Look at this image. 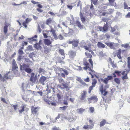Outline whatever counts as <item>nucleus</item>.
<instances>
[{"mask_svg": "<svg viewBox=\"0 0 130 130\" xmlns=\"http://www.w3.org/2000/svg\"><path fill=\"white\" fill-rule=\"evenodd\" d=\"M127 66L129 69H130V57H128L127 58Z\"/></svg>", "mask_w": 130, "mask_h": 130, "instance_id": "42", "label": "nucleus"}, {"mask_svg": "<svg viewBox=\"0 0 130 130\" xmlns=\"http://www.w3.org/2000/svg\"><path fill=\"white\" fill-rule=\"evenodd\" d=\"M85 54L87 58H90L89 60L88 61L90 63V64L87 61L84 60L83 61V64L85 67H83V69L85 70H87L88 69H89L90 70H91V68H93V61L91 58L92 57V56L90 53L85 52Z\"/></svg>", "mask_w": 130, "mask_h": 130, "instance_id": "1", "label": "nucleus"}, {"mask_svg": "<svg viewBox=\"0 0 130 130\" xmlns=\"http://www.w3.org/2000/svg\"><path fill=\"white\" fill-rule=\"evenodd\" d=\"M36 10L38 12H42L43 11V10L40 9V8H37Z\"/></svg>", "mask_w": 130, "mask_h": 130, "instance_id": "63", "label": "nucleus"}, {"mask_svg": "<svg viewBox=\"0 0 130 130\" xmlns=\"http://www.w3.org/2000/svg\"><path fill=\"white\" fill-rule=\"evenodd\" d=\"M121 72L117 70H116L115 71V73L117 74V75L120 76V73H121Z\"/></svg>", "mask_w": 130, "mask_h": 130, "instance_id": "48", "label": "nucleus"}, {"mask_svg": "<svg viewBox=\"0 0 130 130\" xmlns=\"http://www.w3.org/2000/svg\"><path fill=\"white\" fill-rule=\"evenodd\" d=\"M9 78V77H8L7 75H5V77L3 78L2 77L0 79L3 82L5 81L6 80H7Z\"/></svg>", "mask_w": 130, "mask_h": 130, "instance_id": "31", "label": "nucleus"}, {"mask_svg": "<svg viewBox=\"0 0 130 130\" xmlns=\"http://www.w3.org/2000/svg\"><path fill=\"white\" fill-rule=\"evenodd\" d=\"M27 23L25 21L23 22V25L25 27V28H26L27 27V25H26Z\"/></svg>", "mask_w": 130, "mask_h": 130, "instance_id": "59", "label": "nucleus"}, {"mask_svg": "<svg viewBox=\"0 0 130 130\" xmlns=\"http://www.w3.org/2000/svg\"><path fill=\"white\" fill-rule=\"evenodd\" d=\"M59 53L61 54V55L64 56L62 58L64 59L65 56H64L65 54L64 53V51L63 49H59Z\"/></svg>", "mask_w": 130, "mask_h": 130, "instance_id": "26", "label": "nucleus"}, {"mask_svg": "<svg viewBox=\"0 0 130 130\" xmlns=\"http://www.w3.org/2000/svg\"><path fill=\"white\" fill-rule=\"evenodd\" d=\"M110 64L112 67L113 68H117V67L116 64L114 63V62H112Z\"/></svg>", "mask_w": 130, "mask_h": 130, "instance_id": "47", "label": "nucleus"}, {"mask_svg": "<svg viewBox=\"0 0 130 130\" xmlns=\"http://www.w3.org/2000/svg\"><path fill=\"white\" fill-rule=\"evenodd\" d=\"M87 100L89 103H91L92 101L93 103H96L98 101V98L97 96L94 95L91 96L90 98H87Z\"/></svg>", "mask_w": 130, "mask_h": 130, "instance_id": "8", "label": "nucleus"}, {"mask_svg": "<svg viewBox=\"0 0 130 130\" xmlns=\"http://www.w3.org/2000/svg\"><path fill=\"white\" fill-rule=\"evenodd\" d=\"M38 31L39 33H40L41 32V29L40 27V26L39 25H38Z\"/></svg>", "mask_w": 130, "mask_h": 130, "instance_id": "62", "label": "nucleus"}, {"mask_svg": "<svg viewBox=\"0 0 130 130\" xmlns=\"http://www.w3.org/2000/svg\"><path fill=\"white\" fill-rule=\"evenodd\" d=\"M35 91H33L30 90H28V93L30 94H34V93Z\"/></svg>", "mask_w": 130, "mask_h": 130, "instance_id": "60", "label": "nucleus"}, {"mask_svg": "<svg viewBox=\"0 0 130 130\" xmlns=\"http://www.w3.org/2000/svg\"><path fill=\"white\" fill-rule=\"evenodd\" d=\"M125 51V50H122L120 49H119L117 51L116 54L117 57L119 59H122V57L121 56V54L122 52H124Z\"/></svg>", "mask_w": 130, "mask_h": 130, "instance_id": "12", "label": "nucleus"}, {"mask_svg": "<svg viewBox=\"0 0 130 130\" xmlns=\"http://www.w3.org/2000/svg\"><path fill=\"white\" fill-rule=\"evenodd\" d=\"M63 104L65 105H68V103L67 101L65 100H64L63 101Z\"/></svg>", "mask_w": 130, "mask_h": 130, "instance_id": "64", "label": "nucleus"}, {"mask_svg": "<svg viewBox=\"0 0 130 130\" xmlns=\"http://www.w3.org/2000/svg\"><path fill=\"white\" fill-rule=\"evenodd\" d=\"M67 42L69 44H72L74 47H76L78 45L79 41L78 39H73L72 41L69 40Z\"/></svg>", "mask_w": 130, "mask_h": 130, "instance_id": "5", "label": "nucleus"}, {"mask_svg": "<svg viewBox=\"0 0 130 130\" xmlns=\"http://www.w3.org/2000/svg\"><path fill=\"white\" fill-rule=\"evenodd\" d=\"M49 31L52 33L55 39L57 40L58 39L57 35L55 33V30L53 28H51V30Z\"/></svg>", "mask_w": 130, "mask_h": 130, "instance_id": "19", "label": "nucleus"}, {"mask_svg": "<svg viewBox=\"0 0 130 130\" xmlns=\"http://www.w3.org/2000/svg\"><path fill=\"white\" fill-rule=\"evenodd\" d=\"M107 6H104L99 11V14L101 16H105L107 17L108 14H110L112 13L114 11V9L109 8L107 12L105 10L107 9Z\"/></svg>", "mask_w": 130, "mask_h": 130, "instance_id": "2", "label": "nucleus"}, {"mask_svg": "<svg viewBox=\"0 0 130 130\" xmlns=\"http://www.w3.org/2000/svg\"><path fill=\"white\" fill-rule=\"evenodd\" d=\"M80 46L81 47L84 48L86 50L88 51L89 52H90L92 53H93V51L91 49H89V47L87 46L83 45H81Z\"/></svg>", "mask_w": 130, "mask_h": 130, "instance_id": "25", "label": "nucleus"}, {"mask_svg": "<svg viewBox=\"0 0 130 130\" xmlns=\"http://www.w3.org/2000/svg\"><path fill=\"white\" fill-rule=\"evenodd\" d=\"M67 8H69L71 10L73 7V6L70 5H68L67 6Z\"/></svg>", "mask_w": 130, "mask_h": 130, "instance_id": "57", "label": "nucleus"}, {"mask_svg": "<svg viewBox=\"0 0 130 130\" xmlns=\"http://www.w3.org/2000/svg\"><path fill=\"white\" fill-rule=\"evenodd\" d=\"M98 0H91V2H92L95 5L97 4Z\"/></svg>", "mask_w": 130, "mask_h": 130, "instance_id": "49", "label": "nucleus"}, {"mask_svg": "<svg viewBox=\"0 0 130 130\" xmlns=\"http://www.w3.org/2000/svg\"><path fill=\"white\" fill-rule=\"evenodd\" d=\"M60 85L63 86L64 87V88L66 89L69 88L68 87V85L66 83L64 82L63 83H61Z\"/></svg>", "mask_w": 130, "mask_h": 130, "instance_id": "32", "label": "nucleus"}, {"mask_svg": "<svg viewBox=\"0 0 130 130\" xmlns=\"http://www.w3.org/2000/svg\"><path fill=\"white\" fill-rule=\"evenodd\" d=\"M31 19L27 18L26 19L25 21V22L27 23H28L29 22L31 21Z\"/></svg>", "mask_w": 130, "mask_h": 130, "instance_id": "52", "label": "nucleus"}, {"mask_svg": "<svg viewBox=\"0 0 130 130\" xmlns=\"http://www.w3.org/2000/svg\"><path fill=\"white\" fill-rule=\"evenodd\" d=\"M39 109L38 107H35L34 106H32L31 107V110L32 114H36Z\"/></svg>", "mask_w": 130, "mask_h": 130, "instance_id": "16", "label": "nucleus"}, {"mask_svg": "<svg viewBox=\"0 0 130 130\" xmlns=\"http://www.w3.org/2000/svg\"><path fill=\"white\" fill-rule=\"evenodd\" d=\"M58 80L59 81V82L60 83H61L62 82H64V81L63 80V79L61 78H58Z\"/></svg>", "mask_w": 130, "mask_h": 130, "instance_id": "53", "label": "nucleus"}, {"mask_svg": "<svg viewBox=\"0 0 130 130\" xmlns=\"http://www.w3.org/2000/svg\"><path fill=\"white\" fill-rule=\"evenodd\" d=\"M68 107V106H64L62 107H60V108L63 110H65Z\"/></svg>", "mask_w": 130, "mask_h": 130, "instance_id": "55", "label": "nucleus"}, {"mask_svg": "<svg viewBox=\"0 0 130 130\" xmlns=\"http://www.w3.org/2000/svg\"><path fill=\"white\" fill-rule=\"evenodd\" d=\"M45 70L42 68H40L39 69L38 72L39 73H41L42 72H44Z\"/></svg>", "mask_w": 130, "mask_h": 130, "instance_id": "44", "label": "nucleus"}, {"mask_svg": "<svg viewBox=\"0 0 130 130\" xmlns=\"http://www.w3.org/2000/svg\"><path fill=\"white\" fill-rule=\"evenodd\" d=\"M124 9H129L130 12H128L125 16V17L126 18H130V7H128L127 4L125 2L124 3Z\"/></svg>", "mask_w": 130, "mask_h": 130, "instance_id": "10", "label": "nucleus"}, {"mask_svg": "<svg viewBox=\"0 0 130 130\" xmlns=\"http://www.w3.org/2000/svg\"><path fill=\"white\" fill-rule=\"evenodd\" d=\"M112 79V76H108L107 78H105L104 79L101 78V81L103 82L104 83L107 84L109 80Z\"/></svg>", "mask_w": 130, "mask_h": 130, "instance_id": "11", "label": "nucleus"}, {"mask_svg": "<svg viewBox=\"0 0 130 130\" xmlns=\"http://www.w3.org/2000/svg\"><path fill=\"white\" fill-rule=\"evenodd\" d=\"M37 36V35H35L34 37L28 39V40H31L32 41H36Z\"/></svg>", "mask_w": 130, "mask_h": 130, "instance_id": "27", "label": "nucleus"}, {"mask_svg": "<svg viewBox=\"0 0 130 130\" xmlns=\"http://www.w3.org/2000/svg\"><path fill=\"white\" fill-rule=\"evenodd\" d=\"M98 46L100 48H104L105 47V45L102 43L100 42H98L97 44Z\"/></svg>", "mask_w": 130, "mask_h": 130, "instance_id": "28", "label": "nucleus"}, {"mask_svg": "<svg viewBox=\"0 0 130 130\" xmlns=\"http://www.w3.org/2000/svg\"><path fill=\"white\" fill-rule=\"evenodd\" d=\"M121 46L122 47H123L125 48H130V46L128 44H122L121 45Z\"/></svg>", "mask_w": 130, "mask_h": 130, "instance_id": "33", "label": "nucleus"}, {"mask_svg": "<svg viewBox=\"0 0 130 130\" xmlns=\"http://www.w3.org/2000/svg\"><path fill=\"white\" fill-rule=\"evenodd\" d=\"M108 123L107 122L106 120L105 119H103L102 121H101L100 124V126L101 127L104 125L106 124H108Z\"/></svg>", "mask_w": 130, "mask_h": 130, "instance_id": "23", "label": "nucleus"}, {"mask_svg": "<svg viewBox=\"0 0 130 130\" xmlns=\"http://www.w3.org/2000/svg\"><path fill=\"white\" fill-rule=\"evenodd\" d=\"M92 85L91 86L93 87H95L97 83V80L96 79H94L92 80Z\"/></svg>", "mask_w": 130, "mask_h": 130, "instance_id": "34", "label": "nucleus"}, {"mask_svg": "<svg viewBox=\"0 0 130 130\" xmlns=\"http://www.w3.org/2000/svg\"><path fill=\"white\" fill-rule=\"evenodd\" d=\"M18 53L20 55H22L23 53V51L21 49H19V50Z\"/></svg>", "mask_w": 130, "mask_h": 130, "instance_id": "51", "label": "nucleus"}, {"mask_svg": "<svg viewBox=\"0 0 130 130\" xmlns=\"http://www.w3.org/2000/svg\"><path fill=\"white\" fill-rule=\"evenodd\" d=\"M12 71L15 70L16 69H17L18 67L16 64V62L13 59V60L12 64Z\"/></svg>", "mask_w": 130, "mask_h": 130, "instance_id": "17", "label": "nucleus"}, {"mask_svg": "<svg viewBox=\"0 0 130 130\" xmlns=\"http://www.w3.org/2000/svg\"><path fill=\"white\" fill-rule=\"evenodd\" d=\"M80 83L82 85H83L84 86H88V85L85 82H84L82 80H81V81H80Z\"/></svg>", "mask_w": 130, "mask_h": 130, "instance_id": "45", "label": "nucleus"}, {"mask_svg": "<svg viewBox=\"0 0 130 130\" xmlns=\"http://www.w3.org/2000/svg\"><path fill=\"white\" fill-rule=\"evenodd\" d=\"M76 22L77 26L80 28L81 29L83 28V25H81L80 22L78 21H76Z\"/></svg>", "mask_w": 130, "mask_h": 130, "instance_id": "29", "label": "nucleus"}, {"mask_svg": "<svg viewBox=\"0 0 130 130\" xmlns=\"http://www.w3.org/2000/svg\"><path fill=\"white\" fill-rule=\"evenodd\" d=\"M106 24H105L104 26L102 27L99 26H98V28L100 31H103V32L107 31L108 29V25Z\"/></svg>", "mask_w": 130, "mask_h": 130, "instance_id": "9", "label": "nucleus"}, {"mask_svg": "<svg viewBox=\"0 0 130 130\" xmlns=\"http://www.w3.org/2000/svg\"><path fill=\"white\" fill-rule=\"evenodd\" d=\"M94 87L91 86L89 87V88L88 89V93L89 94H90L91 93V91L93 89Z\"/></svg>", "mask_w": 130, "mask_h": 130, "instance_id": "41", "label": "nucleus"}, {"mask_svg": "<svg viewBox=\"0 0 130 130\" xmlns=\"http://www.w3.org/2000/svg\"><path fill=\"white\" fill-rule=\"evenodd\" d=\"M26 106L25 105H24L22 106L21 107L22 109L19 111V113H22V112L24 110L27 112L29 110V108H26Z\"/></svg>", "mask_w": 130, "mask_h": 130, "instance_id": "14", "label": "nucleus"}, {"mask_svg": "<svg viewBox=\"0 0 130 130\" xmlns=\"http://www.w3.org/2000/svg\"><path fill=\"white\" fill-rule=\"evenodd\" d=\"M49 31L52 33L55 39L57 40L58 39L57 35L55 33V30L53 28H51V30Z\"/></svg>", "mask_w": 130, "mask_h": 130, "instance_id": "18", "label": "nucleus"}, {"mask_svg": "<svg viewBox=\"0 0 130 130\" xmlns=\"http://www.w3.org/2000/svg\"><path fill=\"white\" fill-rule=\"evenodd\" d=\"M89 122L90 125H84L83 127V128L85 129H91L93 128L95 122H94L92 120L90 119Z\"/></svg>", "mask_w": 130, "mask_h": 130, "instance_id": "3", "label": "nucleus"}, {"mask_svg": "<svg viewBox=\"0 0 130 130\" xmlns=\"http://www.w3.org/2000/svg\"><path fill=\"white\" fill-rule=\"evenodd\" d=\"M87 94V92L85 90H83L81 93V95L79 98V99L81 101L84 102L86 101Z\"/></svg>", "mask_w": 130, "mask_h": 130, "instance_id": "6", "label": "nucleus"}, {"mask_svg": "<svg viewBox=\"0 0 130 130\" xmlns=\"http://www.w3.org/2000/svg\"><path fill=\"white\" fill-rule=\"evenodd\" d=\"M130 71V70H126V71H123L121 73L123 75H125L126 74V73L128 71H129V72Z\"/></svg>", "mask_w": 130, "mask_h": 130, "instance_id": "43", "label": "nucleus"}, {"mask_svg": "<svg viewBox=\"0 0 130 130\" xmlns=\"http://www.w3.org/2000/svg\"><path fill=\"white\" fill-rule=\"evenodd\" d=\"M105 44L107 46L110 47L111 48H112L113 47V44L111 43H107L106 42Z\"/></svg>", "mask_w": 130, "mask_h": 130, "instance_id": "37", "label": "nucleus"}, {"mask_svg": "<svg viewBox=\"0 0 130 130\" xmlns=\"http://www.w3.org/2000/svg\"><path fill=\"white\" fill-rule=\"evenodd\" d=\"M28 49L30 51H32L33 50L32 46L30 45L28 46Z\"/></svg>", "mask_w": 130, "mask_h": 130, "instance_id": "56", "label": "nucleus"}, {"mask_svg": "<svg viewBox=\"0 0 130 130\" xmlns=\"http://www.w3.org/2000/svg\"><path fill=\"white\" fill-rule=\"evenodd\" d=\"M47 78L44 76H41L39 79V82L43 85H44V82L46 79Z\"/></svg>", "mask_w": 130, "mask_h": 130, "instance_id": "15", "label": "nucleus"}, {"mask_svg": "<svg viewBox=\"0 0 130 130\" xmlns=\"http://www.w3.org/2000/svg\"><path fill=\"white\" fill-rule=\"evenodd\" d=\"M60 71H62L64 73V74L63 73H62L60 75L62 77L65 78L66 77L65 75L67 76L69 74V73L66 70L63 69L62 68H60Z\"/></svg>", "mask_w": 130, "mask_h": 130, "instance_id": "13", "label": "nucleus"}, {"mask_svg": "<svg viewBox=\"0 0 130 130\" xmlns=\"http://www.w3.org/2000/svg\"><path fill=\"white\" fill-rule=\"evenodd\" d=\"M37 80V75H35V73L32 72L31 74L29 80L32 84H34Z\"/></svg>", "mask_w": 130, "mask_h": 130, "instance_id": "7", "label": "nucleus"}, {"mask_svg": "<svg viewBox=\"0 0 130 130\" xmlns=\"http://www.w3.org/2000/svg\"><path fill=\"white\" fill-rule=\"evenodd\" d=\"M77 110L78 111V113L80 114L83 112L85 110V109H83V108H81L80 109H78Z\"/></svg>", "mask_w": 130, "mask_h": 130, "instance_id": "36", "label": "nucleus"}, {"mask_svg": "<svg viewBox=\"0 0 130 130\" xmlns=\"http://www.w3.org/2000/svg\"><path fill=\"white\" fill-rule=\"evenodd\" d=\"M102 20L103 21L105 22L108 20V19L107 18H105L103 19Z\"/></svg>", "mask_w": 130, "mask_h": 130, "instance_id": "61", "label": "nucleus"}, {"mask_svg": "<svg viewBox=\"0 0 130 130\" xmlns=\"http://www.w3.org/2000/svg\"><path fill=\"white\" fill-rule=\"evenodd\" d=\"M115 0H108L109 2V4L110 6H113V3L115 1Z\"/></svg>", "mask_w": 130, "mask_h": 130, "instance_id": "35", "label": "nucleus"}, {"mask_svg": "<svg viewBox=\"0 0 130 130\" xmlns=\"http://www.w3.org/2000/svg\"><path fill=\"white\" fill-rule=\"evenodd\" d=\"M54 22V21L53 20L52 18H49L46 20L45 24L47 25H49L50 24H51L52 23Z\"/></svg>", "mask_w": 130, "mask_h": 130, "instance_id": "21", "label": "nucleus"}, {"mask_svg": "<svg viewBox=\"0 0 130 130\" xmlns=\"http://www.w3.org/2000/svg\"><path fill=\"white\" fill-rule=\"evenodd\" d=\"M25 70L26 72L29 73L32 71L31 69L29 68H26L25 69Z\"/></svg>", "mask_w": 130, "mask_h": 130, "instance_id": "38", "label": "nucleus"}, {"mask_svg": "<svg viewBox=\"0 0 130 130\" xmlns=\"http://www.w3.org/2000/svg\"><path fill=\"white\" fill-rule=\"evenodd\" d=\"M129 73V71H128L127 72L125 75H124L122 77V79L123 80H124L125 79H128V77L127 76V74Z\"/></svg>", "mask_w": 130, "mask_h": 130, "instance_id": "39", "label": "nucleus"}, {"mask_svg": "<svg viewBox=\"0 0 130 130\" xmlns=\"http://www.w3.org/2000/svg\"><path fill=\"white\" fill-rule=\"evenodd\" d=\"M44 42L45 45L47 46L50 45L52 44V42L50 40L48 39H45L44 40Z\"/></svg>", "mask_w": 130, "mask_h": 130, "instance_id": "22", "label": "nucleus"}, {"mask_svg": "<svg viewBox=\"0 0 130 130\" xmlns=\"http://www.w3.org/2000/svg\"><path fill=\"white\" fill-rule=\"evenodd\" d=\"M84 80L85 82H89L90 81L89 79V77H87V78L84 79Z\"/></svg>", "mask_w": 130, "mask_h": 130, "instance_id": "58", "label": "nucleus"}, {"mask_svg": "<svg viewBox=\"0 0 130 130\" xmlns=\"http://www.w3.org/2000/svg\"><path fill=\"white\" fill-rule=\"evenodd\" d=\"M58 38H58L61 40H63L64 39V38L61 34H60L59 35Z\"/></svg>", "mask_w": 130, "mask_h": 130, "instance_id": "50", "label": "nucleus"}, {"mask_svg": "<svg viewBox=\"0 0 130 130\" xmlns=\"http://www.w3.org/2000/svg\"><path fill=\"white\" fill-rule=\"evenodd\" d=\"M115 82L117 84H119L120 83V81L119 78H116L114 79Z\"/></svg>", "mask_w": 130, "mask_h": 130, "instance_id": "40", "label": "nucleus"}, {"mask_svg": "<svg viewBox=\"0 0 130 130\" xmlns=\"http://www.w3.org/2000/svg\"><path fill=\"white\" fill-rule=\"evenodd\" d=\"M34 47L37 50H41L42 47L38 43H36L34 45Z\"/></svg>", "mask_w": 130, "mask_h": 130, "instance_id": "20", "label": "nucleus"}, {"mask_svg": "<svg viewBox=\"0 0 130 130\" xmlns=\"http://www.w3.org/2000/svg\"><path fill=\"white\" fill-rule=\"evenodd\" d=\"M70 54L72 56H74L75 55L76 53L74 52L71 51L70 52Z\"/></svg>", "mask_w": 130, "mask_h": 130, "instance_id": "54", "label": "nucleus"}, {"mask_svg": "<svg viewBox=\"0 0 130 130\" xmlns=\"http://www.w3.org/2000/svg\"><path fill=\"white\" fill-rule=\"evenodd\" d=\"M99 89L101 92V94L102 95V97L103 99L104 97L106 95L108 92L106 91V89L104 88L103 86V84L101 85L99 87Z\"/></svg>", "mask_w": 130, "mask_h": 130, "instance_id": "4", "label": "nucleus"}, {"mask_svg": "<svg viewBox=\"0 0 130 130\" xmlns=\"http://www.w3.org/2000/svg\"><path fill=\"white\" fill-rule=\"evenodd\" d=\"M80 19L83 22H84L86 20L85 18L83 17L82 13L80 12Z\"/></svg>", "mask_w": 130, "mask_h": 130, "instance_id": "30", "label": "nucleus"}, {"mask_svg": "<svg viewBox=\"0 0 130 130\" xmlns=\"http://www.w3.org/2000/svg\"><path fill=\"white\" fill-rule=\"evenodd\" d=\"M8 25H6L4 26L3 28V31L5 35L8 32Z\"/></svg>", "mask_w": 130, "mask_h": 130, "instance_id": "24", "label": "nucleus"}, {"mask_svg": "<svg viewBox=\"0 0 130 130\" xmlns=\"http://www.w3.org/2000/svg\"><path fill=\"white\" fill-rule=\"evenodd\" d=\"M89 109L90 112L91 113L93 112L94 110V107H90L89 108Z\"/></svg>", "mask_w": 130, "mask_h": 130, "instance_id": "46", "label": "nucleus"}]
</instances>
